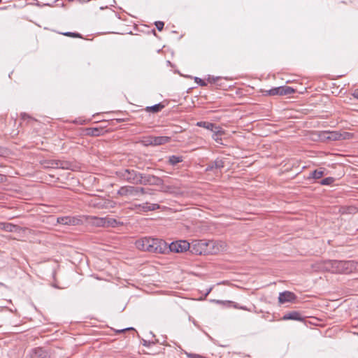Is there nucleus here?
<instances>
[{
	"instance_id": "nucleus-8",
	"label": "nucleus",
	"mask_w": 358,
	"mask_h": 358,
	"mask_svg": "<svg viewBox=\"0 0 358 358\" xmlns=\"http://www.w3.org/2000/svg\"><path fill=\"white\" fill-rule=\"evenodd\" d=\"M117 194L122 196H136V189L134 186H122L117 191Z\"/></svg>"
},
{
	"instance_id": "nucleus-29",
	"label": "nucleus",
	"mask_w": 358,
	"mask_h": 358,
	"mask_svg": "<svg viewBox=\"0 0 358 358\" xmlns=\"http://www.w3.org/2000/svg\"><path fill=\"white\" fill-rule=\"evenodd\" d=\"M136 196L138 195L139 194H145V193H148V191H147L146 189L143 187H136Z\"/></svg>"
},
{
	"instance_id": "nucleus-30",
	"label": "nucleus",
	"mask_w": 358,
	"mask_h": 358,
	"mask_svg": "<svg viewBox=\"0 0 358 358\" xmlns=\"http://www.w3.org/2000/svg\"><path fill=\"white\" fill-rule=\"evenodd\" d=\"M155 24L159 31H162L164 29V23L162 21H157Z\"/></svg>"
},
{
	"instance_id": "nucleus-13",
	"label": "nucleus",
	"mask_w": 358,
	"mask_h": 358,
	"mask_svg": "<svg viewBox=\"0 0 358 358\" xmlns=\"http://www.w3.org/2000/svg\"><path fill=\"white\" fill-rule=\"evenodd\" d=\"M208 243H206L204 241H199L195 244H194L192 247V252L201 255L202 253H205L206 252L205 248L207 247Z\"/></svg>"
},
{
	"instance_id": "nucleus-37",
	"label": "nucleus",
	"mask_w": 358,
	"mask_h": 358,
	"mask_svg": "<svg viewBox=\"0 0 358 358\" xmlns=\"http://www.w3.org/2000/svg\"><path fill=\"white\" fill-rule=\"evenodd\" d=\"M99 131V130L97 129H94V131H92V135H96V133Z\"/></svg>"
},
{
	"instance_id": "nucleus-36",
	"label": "nucleus",
	"mask_w": 358,
	"mask_h": 358,
	"mask_svg": "<svg viewBox=\"0 0 358 358\" xmlns=\"http://www.w3.org/2000/svg\"><path fill=\"white\" fill-rule=\"evenodd\" d=\"M5 179V176L2 174H0V182H3Z\"/></svg>"
},
{
	"instance_id": "nucleus-11",
	"label": "nucleus",
	"mask_w": 358,
	"mask_h": 358,
	"mask_svg": "<svg viewBox=\"0 0 358 358\" xmlns=\"http://www.w3.org/2000/svg\"><path fill=\"white\" fill-rule=\"evenodd\" d=\"M136 207L139 209L140 211L148 212L154 211L160 208V206L157 203H150L148 202L136 205Z\"/></svg>"
},
{
	"instance_id": "nucleus-10",
	"label": "nucleus",
	"mask_w": 358,
	"mask_h": 358,
	"mask_svg": "<svg viewBox=\"0 0 358 358\" xmlns=\"http://www.w3.org/2000/svg\"><path fill=\"white\" fill-rule=\"evenodd\" d=\"M296 299V296L294 293L285 291L283 292L280 293L278 296V301L280 303L282 304L286 302H291L294 301Z\"/></svg>"
},
{
	"instance_id": "nucleus-7",
	"label": "nucleus",
	"mask_w": 358,
	"mask_h": 358,
	"mask_svg": "<svg viewBox=\"0 0 358 358\" xmlns=\"http://www.w3.org/2000/svg\"><path fill=\"white\" fill-rule=\"evenodd\" d=\"M57 222L59 224H64V225H78L82 221L78 217H71V216H64L57 217Z\"/></svg>"
},
{
	"instance_id": "nucleus-1",
	"label": "nucleus",
	"mask_w": 358,
	"mask_h": 358,
	"mask_svg": "<svg viewBox=\"0 0 358 358\" xmlns=\"http://www.w3.org/2000/svg\"><path fill=\"white\" fill-rule=\"evenodd\" d=\"M136 246L141 250L159 254L165 253L168 249L171 252L179 253L185 252L190 248L189 243L186 241L180 240L172 242L168 248L167 243L164 241L152 238H143L137 241Z\"/></svg>"
},
{
	"instance_id": "nucleus-4",
	"label": "nucleus",
	"mask_w": 358,
	"mask_h": 358,
	"mask_svg": "<svg viewBox=\"0 0 358 358\" xmlns=\"http://www.w3.org/2000/svg\"><path fill=\"white\" fill-rule=\"evenodd\" d=\"M162 180L154 175L141 173L139 185H160Z\"/></svg>"
},
{
	"instance_id": "nucleus-18",
	"label": "nucleus",
	"mask_w": 358,
	"mask_h": 358,
	"mask_svg": "<svg viewBox=\"0 0 358 358\" xmlns=\"http://www.w3.org/2000/svg\"><path fill=\"white\" fill-rule=\"evenodd\" d=\"M224 167V162L221 159H216L211 162L207 167V170H213V169H222Z\"/></svg>"
},
{
	"instance_id": "nucleus-35",
	"label": "nucleus",
	"mask_w": 358,
	"mask_h": 358,
	"mask_svg": "<svg viewBox=\"0 0 358 358\" xmlns=\"http://www.w3.org/2000/svg\"><path fill=\"white\" fill-rule=\"evenodd\" d=\"M352 96L356 98V99H358V91H355L353 94H352Z\"/></svg>"
},
{
	"instance_id": "nucleus-14",
	"label": "nucleus",
	"mask_w": 358,
	"mask_h": 358,
	"mask_svg": "<svg viewBox=\"0 0 358 358\" xmlns=\"http://www.w3.org/2000/svg\"><path fill=\"white\" fill-rule=\"evenodd\" d=\"M0 229L8 232H15L20 230V227L8 222H0Z\"/></svg>"
},
{
	"instance_id": "nucleus-3",
	"label": "nucleus",
	"mask_w": 358,
	"mask_h": 358,
	"mask_svg": "<svg viewBox=\"0 0 358 358\" xmlns=\"http://www.w3.org/2000/svg\"><path fill=\"white\" fill-rule=\"evenodd\" d=\"M141 173L134 169H127L119 171L118 176L121 179L129 183L139 185Z\"/></svg>"
},
{
	"instance_id": "nucleus-27",
	"label": "nucleus",
	"mask_w": 358,
	"mask_h": 358,
	"mask_svg": "<svg viewBox=\"0 0 358 358\" xmlns=\"http://www.w3.org/2000/svg\"><path fill=\"white\" fill-rule=\"evenodd\" d=\"M224 131H223V129L221 128V132L219 133V134H217V133H213V136H212V138L213 140H215L216 142L217 143H220V141H222L220 136L224 134Z\"/></svg>"
},
{
	"instance_id": "nucleus-34",
	"label": "nucleus",
	"mask_w": 358,
	"mask_h": 358,
	"mask_svg": "<svg viewBox=\"0 0 358 358\" xmlns=\"http://www.w3.org/2000/svg\"><path fill=\"white\" fill-rule=\"evenodd\" d=\"M147 191H148V193H145L146 194L152 195L153 194V190L151 189H146Z\"/></svg>"
},
{
	"instance_id": "nucleus-19",
	"label": "nucleus",
	"mask_w": 358,
	"mask_h": 358,
	"mask_svg": "<svg viewBox=\"0 0 358 358\" xmlns=\"http://www.w3.org/2000/svg\"><path fill=\"white\" fill-rule=\"evenodd\" d=\"M90 220L93 224L97 227H106V220L105 217H91Z\"/></svg>"
},
{
	"instance_id": "nucleus-25",
	"label": "nucleus",
	"mask_w": 358,
	"mask_h": 358,
	"mask_svg": "<svg viewBox=\"0 0 358 358\" xmlns=\"http://www.w3.org/2000/svg\"><path fill=\"white\" fill-rule=\"evenodd\" d=\"M334 178H332V177H328V178H325L324 179H322L321 181H320V184L322 185H331L334 182Z\"/></svg>"
},
{
	"instance_id": "nucleus-22",
	"label": "nucleus",
	"mask_w": 358,
	"mask_h": 358,
	"mask_svg": "<svg viewBox=\"0 0 358 358\" xmlns=\"http://www.w3.org/2000/svg\"><path fill=\"white\" fill-rule=\"evenodd\" d=\"M324 176V171L320 169H316L310 173L308 178L319 179Z\"/></svg>"
},
{
	"instance_id": "nucleus-39",
	"label": "nucleus",
	"mask_w": 358,
	"mask_h": 358,
	"mask_svg": "<svg viewBox=\"0 0 358 358\" xmlns=\"http://www.w3.org/2000/svg\"><path fill=\"white\" fill-rule=\"evenodd\" d=\"M216 303H219V304H222V303H224V301L217 300V301H216Z\"/></svg>"
},
{
	"instance_id": "nucleus-28",
	"label": "nucleus",
	"mask_w": 358,
	"mask_h": 358,
	"mask_svg": "<svg viewBox=\"0 0 358 358\" xmlns=\"http://www.w3.org/2000/svg\"><path fill=\"white\" fill-rule=\"evenodd\" d=\"M64 36H69V37H73V38H83L81 34L76 32H64L62 34Z\"/></svg>"
},
{
	"instance_id": "nucleus-26",
	"label": "nucleus",
	"mask_w": 358,
	"mask_h": 358,
	"mask_svg": "<svg viewBox=\"0 0 358 358\" xmlns=\"http://www.w3.org/2000/svg\"><path fill=\"white\" fill-rule=\"evenodd\" d=\"M106 227H115L117 224V220L113 218L105 217Z\"/></svg>"
},
{
	"instance_id": "nucleus-23",
	"label": "nucleus",
	"mask_w": 358,
	"mask_h": 358,
	"mask_svg": "<svg viewBox=\"0 0 358 358\" xmlns=\"http://www.w3.org/2000/svg\"><path fill=\"white\" fill-rule=\"evenodd\" d=\"M65 162H61V161H57V160H52L49 162V166L50 167H52V168H62V169H65L66 166H65Z\"/></svg>"
},
{
	"instance_id": "nucleus-16",
	"label": "nucleus",
	"mask_w": 358,
	"mask_h": 358,
	"mask_svg": "<svg viewBox=\"0 0 358 358\" xmlns=\"http://www.w3.org/2000/svg\"><path fill=\"white\" fill-rule=\"evenodd\" d=\"M171 138L169 136H152V143L154 145H161L169 143Z\"/></svg>"
},
{
	"instance_id": "nucleus-24",
	"label": "nucleus",
	"mask_w": 358,
	"mask_h": 358,
	"mask_svg": "<svg viewBox=\"0 0 358 358\" xmlns=\"http://www.w3.org/2000/svg\"><path fill=\"white\" fill-rule=\"evenodd\" d=\"M282 92L280 91V87H273L268 91H266V94L269 96H281Z\"/></svg>"
},
{
	"instance_id": "nucleus-33",
	"label": "nucleus",
	"mask_w": 358,
	"mask_h": 358,
	"mask_svg": "<svg viewBox=\"0 0 358 358\" xmlns=\"http://www.w3.org/2000/svg\"><path fill=\"white\" fill-rule=\"evenodd\" d=\"M129 330H134V329L132 328V327L127 328V329H124L120 330V331H118V332H124V331H129Z\"/></svg>"
},
{
	"instance_id": "nucleus-15",
	"label": "nucleus",
	"mask_w": 358,
	"mask_h": 358,
	"mask_svg": "<svg viewBox=\"0 0 358 358\" xmlns=\"http://www.w3.org/2000/svg\"><path fill=\"white\" fill-rule=\"evenodd\" d=\"M322 137L330 141H338L341 139V134L337 131H324Z\"/></svg>"
},
{
	"instance_id": "nucleus-21",
	"label": "nucleus",
	"mask_w": 358,
	"mask_h": 358,
	"mask_svg": "<svg viewBox=\"0 0 358 358\" xmlns=\"http://www.w3.org/2000/svg\"><path fill=\"white\" fill-rule=\"evenodd\" d=\"M281 96L289 95L295 92V90L289 86H280Z\"/></svg>"
},
{
	"instance_id": "nucleus-32",
	"label": "nucleus",
	"mask_w": 358,
	"mask_h": 358,
	"mask_svg": "<svg viewBox=\"0 0 358 358\" xmlns=\"http://www.w3.org/2000/svg\"><path fill=\"white\" fill-rule=\"evenodd\" d=\"M145 144L149 145H154V144H151L150 143H152V136H149L145 141Z\"/></svg>"
},
{
	"instance_id": "nucleus-9",
	"label": "nucleus",
	"mask_w": 358,
	"mask_h": 358,
	"mask_svg": "<svg viewBox=\"0 0 358 358\" xmlns=\"http://www.w3.org/2000/svg\"><path fill=\"white\" fill-rule=\"evenodd\" d=\"M196 125L200 127H203L208 130H210L213 131V133L219 134L221 132V127L219 126H217L216 124L209 122H205L201 121L197 122Z\"/></svg>"
},
{
	"instance_id": "nucleus-20",
	"label": "nucleus",
	"mask_w": 358,
	"mask_h": 358,
	"mask_svg": "<svg viewBox=\"0 0 358 358\" xmlns=\"http://www.w3.org/2000/svg\"><path fill=\"white\" fill-rule=\"evenodd\" d=\"M183 157L182 156L171 155L169 157V164L172 166H175L177 164L182 162Z\"/></svg>"
},
{
	"instance_id": "nucleus-2",
	"label": "nucleus",
	"mask_w": 358,
	"mask_h": 358,
	"mask_svg": "<svg viewBox=\"0 0 358 358\" xmlns=\"http://www.w3.org/2000/svg\"><path fill=\"white\" fill-rule=\"evenodd\" d=\"M358 263L353 261L329 260L327 262V268L332 273H348L356 270Z\"/></svg>"
},
{
	"instance_id": "nucleus-6",
	"label": "nucleus",
	"mask_w": 358,
	"mask_h": 358,
	"mask_svg": "<svg viewBox=\"0 0 358 358\" xmlns=\"http://www.w3.org/2000/svg\"><path fill=\"white\" fill-rule=\"evenodd\" d=\"M29 358H51V355L46 349L38 347L29 352Z\"/></svg>"
},
{
	"instance_id": "nucleus-17",
	"label": "nucleus",
	"mask_w": 358,
	"mask_h": 358,
	"mask_svg": "<svg viewBox=\"0 0 358 358\" xmlns=\"http://www.w3.org/2000/svg\"><path fill=\"white\" fill-rule=\"evenodd\" d=\"M164 108V105L159 103L155 104L152 106H147L145 108V110L147 112H151L153 113H156L161 111Z\"/></svg>"
},
{
	"instance_id": "nucleus-40",
	"label": "nucleus",
	"mask_w": 358,
	"mask_h": 358,
	"mask_svg": "<svg viewBox=\"0 0 358 358\" xmlns=\"http://www.w3.org/2000/svg\"><path fill=\"white\" fill-rule=\"evenodd\" d=\"M69 1H73V0H68Z\"/></svg>"
},
{
	"instance_id": "nucleus-38",
	"label": "nucleus",
	"mask_w": 358,
	"mask_h": 358,
	"mask_svg": "<svg viewBox=\"0 0 358 358\" xmlns=\"http://www.w3.org/2000/svg\"><path fill=\"white\" fill-rule=\"evenodd\" d=\"M234 307L236 308H239V307H238V306L236 304L234 305ZM241 309H243V310H245V308L243 307H240Z\"/></svg>"
},
{
	"instance_id": "nucleus-12",
	"label": "nucleus",
	"mask_w": 358,
	"mask_h": 358,
	"mask_svg": "<svg viewBox=\"0 0 358 358\" xmlns=\"http://www.w3.org/2000/svg\"><path fill=\"white\" fill-rule=\"evenodd\" d=\"M282 320H296V321H302L303 320L301 314L298 311H292L287 313L283 315L282 317Z\"/></svg>"
},
{
	"instance_id": "nucleus-5",
	"label": "nucleus",
	"mask_w": 358,
	"mask_h": 358,
	"mask_svg": "<svg viewBox=\"0 0 358 358\" xmlns=\"http://www.w3.org/2000/svg\"><path fill=\"white\" fill-rule=\"evenodd\" d=\"M92 206L97 208H112L115 206V202L109 199L95 198L92 201Z\"/></svg>"
},
{
	"instance_id": "nucleus-31",
	"label": "nucleus",
	"mask_w": 358,
	"mask_h": 358,
	"mask_svg": "<svg viewBox=\"0 0 358 358\" xmlns=\"http://www.w3.org/2000/svg\"><path fill=\"white\" fill-rule=\"evenodd\" d=\"M195 81L196 83L199 84L201 86H206V83L202 79L199 78H195Z\"/></svg>"
}]
</instances>
